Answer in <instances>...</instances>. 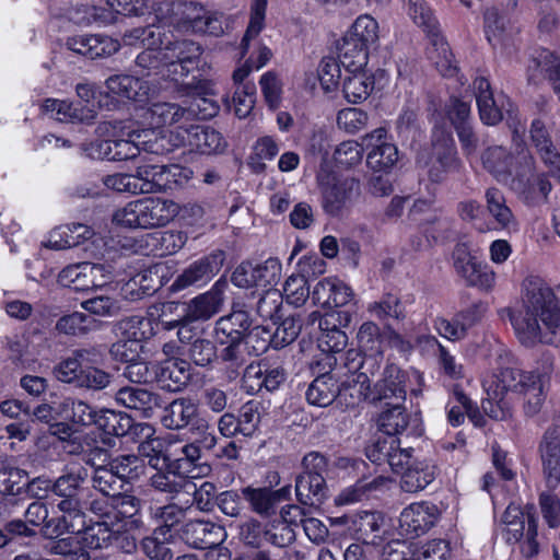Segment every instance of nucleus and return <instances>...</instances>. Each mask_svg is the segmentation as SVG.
<instances>
[{"instance_id": "obj_1", "label": "nucleus", "mask_w": 560, "mask_h": 560, "mask_svg": "<svg viewBox=\"0 0 560 560\" xmlns=\"http://www.w3.org/2000/svg\"><path fill=\"white\" fill-rule=\"evenodd\" d=\"M156 15L145 27H135L122 35L127 46H142L144 50L137 56V65L175 85H186L185 78L195 68L200 48L194 42L168 43L162 47V26L155 25Z\"/></svg>"}, {"instance_id": "obj_2", "label": "nucleus", "mask_w": 560, "mask_h": 560, "mask_svg": "<svg viewBox=\"0 0 560 560\" xmlns=\"http://www.w3.org/2000/svg\"><path fill=\"white\" fill-rule=\"evenodd\" d=\"M520 310L510 319L520 342L526 347L539 343L560 346V305L553 291L532 282Z\"/></svg>"}, {"instance_id": "obj_3", "label": "nucleus", "mask_w": 560, "mask_h": 560, "mask_svg": "<svg viewBox=\"0 0 560 560\" xmlns=\"http://www.w3.org/2000/svg\"><path fill=\"white\" fill-rule=\"evenodd\" d=\"M194 112L176 103L155 102L137 108L136 124L152 136L142 142L144 150L152 154H164L186 145L194 130Z\"/></svg>"}, {"instance_id": "obj_4", "label": "nucleus", "mask_w": 560, "mask_h": 560, "mask_svg": "<svg viewBox=\"0 0 560 560\" xmlns=\"http://www.w3.org/2000/svg\"><path fill=\"white\" fill-rule=\"evenodd\" d=\"M180 213V205L161 197H144L115 211L113 221L126 228L156 229L166 226Z\"/></svg>"}, {"instance_id": "obj_5", "label": "nucleus", "mask_w": 560, "mask_h": 560, "mask_svg": "<svg viewBox=\"0 0 560 560\" xmlns=\"http://www.w3.org/2000/svg\"><path fill=\"white\" fill-rule=\"evenodd\" d=\"M337 395L348 406H354L368 399L370 397L368 375L363 372H352L338 386L332 374H323L308 386L306 399L311 405L326 407L334 401Z\"/></svg>"}, {"instance_id": "obj_6", "label": "nucleus", "mask_w": 560, "mask_h": 560, "mask_svg": "<svg viewBox=\"0 0 560 560\" xmlns=\"http://www.w3.org/2000/svg\"><path fill=\"white\" fill-rule=\"evenodd\" d=\"M502 536L509 545L517 546L522 556L533 558L539 552L538 523L534 513L524 512L520 505L511 503L502 518Z\"/></svg>"}, {"instance_id": "obj_7", "label": "nucleus", "mask_w": 560, "mask_h": 560, "mask_svg": "<svg viewBox=\"0 0 560 560\" xmlns=\"http://www.w3.org/2000/svg\"><path fill=\"white\" fill-rule=\"evenodd\" d=\"M82 482L83 477L74 472L62 475L54 482L52 491L60 498L57 509L62 513V517L58 520L56 525L54 522L47 523L48 534L62 535L65 532L74 528V525L68 518H82Z\"/></svg>"}, {"instance_id": "obj_8", "label": "nucleus", "mask_w": 560, "mask_h": 560, "mask_svg": "<svg viewBox=\"0 0 560 560\" xmlns=\"http://www.w3.org/2000/svg\"><path fill=\"white\" fill-rule=\"evenodd\" d=\"M316 178L323 209L330 215L341 214L359 196L358 182L353 178H339L326 162L322 163Z\"/></svg>"}, {"instance_id": "obj_9", "label": "nucleus", "mask_w": 560, "mask_h": 560, "mask_svg": "<svg viewBox=\"0 0 560 560\" xmlns=\"http://www.w3.org/2000/svg\"><path fill=\"white\" fill-rule=\"evenodd\" d=\"M326 466V458L318 453L312 452L304 456V470L295 482L296 498L302 504L315 505L325 500L327 488L323 472Z\"/></svg>"}, {"instance_id": "obj_10", "label": "nucleus", "mask_w": 560, "mask_h": 560, "mask_svg": "<svg viewBox=\"0 0 560 560\" xmlns=\"http://www.w3.org/2000/svg\"><path fill=\"white\" fill-rule=\"evenodd\" d=\"M351 320V314L341 310H330L324 314L312 312L308 316L311 324L318 322V347L323 352L337 353L347 347L348 336L342 328L348 327Z\"/></svg>"}, {"instance_id": "obj_11", "label": "nucleus", "mask_w": 560, "mask_h": 560, "mask_svg": "<svg viewBox=\"0 0 560 560\" xmlns=\"http://www.w3.org/2000/svg\"><path fill=\"white\" fill-rule=\"evenodd\" d=\"M175 13L179 15L177 26L182 31L219 36L223 33V15L208 10L197 2L178 3Z\"/></svg>"}, {"instance_id": "obj_12", "label": "nucleus", "mask_w": 560, "mask_h": 560, "mask_svg": "<svg viewBox=\"0 0 560 560\" xmlns=\"http://www.w3.org/2000/svg\"><path fill=\"white\" fill-rule=\"evenodd\" d=\"M368 151L366 164L374 172H387L398 160V150L384 127L376 128L362 138Z\"/></svg>"}, {"instance_id": "obj_13", "label": "nucleus", "mask_w": 560, "mask_h": 560, "mask_svg": "<svg viewBox=\"0 0 560 560\" xmlns=\"http://www.w3.org/2000/svg\"><path fill=\"white\" fill-rule=\"evenodd\" d=\"M423 384V376L417 370L401 371L396 365H388L384 371V377L380 381L375 388L377 396L373 399L394 401V395L397 389L402 390L404 400L406 399L407 389L417 394Z\"/></svg>"}, {"instance_id": "obj_14", "label": "nucleus", "mask_w": 560, "mask_h": 560, "mask_svg": "<svg viewBox=\"0 0 560 560\" xmlns=\"http://www.w3.org/2000/svg\"><path fill=\"white\" fill-rule=\"evenodd\" d=\"M438 505L421 501L406 506L399 516V527L406 536L418 537L428 533L439 521Z\"/></svg>"}, {"instance_id": "obj_15", "label": "nucleus", "mask_w": 560, "mask_h": 560, "mask_svg": "<svg viewBox=\"0 0 560 560\" xmlns=\"http://www.w3.org/2000/svg\"><path fill=\"white\" fill-rule=\"evenodd\" d=\"M474 89L480 119L486 125L498 124L503 118L504 113L511 117L513 107L511 101L502 93L494 96L486 78L476 79Z\"/></svg>"}, {"instance_id": "obj_16", "label": "nucleus", "mask_w": 560, "mask_h": 560, "mask_svg": "<svg viewBox=\"0 0 560 560\" xmlns=\"http://www.w3.org/2000/svg\"><path fill=\"white\" fill-rule=\"evenodd\" d=\"M458 165L459 161L451 133L435 128L432 158L430 163H427L429 176L433 182H439L443 174L457 170Z\"/></svg>"}, {"instance_id": "obj_17", "label": "nucleus", "mask_w": 560, "mask_h": 560, "mask_svg": "<svg viewBox=\"0 0 560 560\" xmlns=\"http://www.w3.org/2000/svg\"><path fill=\"white\" fill-rule=\"evenodd\" d=\"M127 523L114 522L112 514H101V520L86 526L83 530H78L80 546L89 553L91 550L106 548L110 545L113 538L125 532Z\"/></svg>"}, {"instance_id": "obj_18", "label": "nucleus", "mask_w": 560, "mask_h": 560, "mask_svg": "<svg viewBox=\"0 0 560 560\" xmlns=\"http://www.w3.org/2000/svg\"><path fill=\"white\" fill-rule=\"evenodd\" d=\"M161 421L165 428L171 430L191 427V429L202 431L208 428L207 421L199 417L197 402L186 397L173 400L164 409Z\"/></svg>"}, {"instance_id": "obj_19", "label": "nucleus", "mask_w": 560, "mask_h": 560, "mask_svg": "<svg viewBox=\"0 0 560 560\" xmlns=\"http://www.w3.org/2000/svg\"><path fill=\"white\" fill-rule=\"evenodd\" d=\"M525 160L526 168L512 180V189L529 205H538L546 200L551 190V185L545 175L532 170V162Z\"/></svg>"}, {"instance_id": "obj_20", "label": "nucleus", "mask_w": 560, "mask_h": 560, "mask_svg": "<svg viewBox=\"0 0 560 560\" xmlns=\"http://www.w3.org/2000/svg\"><path fill=\"white\" fill-rule=\"evenodd\" d=\"M332 523L345 525L350 535L365 544H377L381 539L384 517L375 512H361L351 516L337 517Z\"/></svg>"}, {"instance_id": "obj_21", "label": "nucleus", "mask_w": 560, "mask_h": 560, "mask_svg": "<svg viewBox=\"0 0 560 560\" xmlns=\"http://www.w3.org/2000/svg\"><path fill=\"white\" fill-rule=\"evenodd\" d=\"M301 320L294 316L284 318L276 328L272 335L268 331L254 328L247 336L245 343L253 345L262 331L267 337L262 338L257 346H253L254 351L258 354L266 351L271 343L275 348L284 347L293 342L301 331Z\"/></svg>"}, {"instance_id": "obj_22", "label": "nucleus", "mask_w": 560, "mask_h": 560, "mask_svg": "<svg viewBox=\"0 0 560 560\" xmlns=\"http://www.w3.org/2000/svg\"><path fill=\"white\" fill-rule=\"evenodd\" d=\"M68 47L72 51L91 59L105 58L116 54L120 48L117 38L103 35H77L68 39Z\"/></svg>"}, {"instance_id": "obj_23", "label": "nucleus", "mask_w": 560, "mask_h": 560, "mask_svg": "<svg viewBox=\"0 0 560 560\" xmlns=\"http://www.w3.org/2000/svg\"><path fill=\"white\" fill-rule=\"evenodd\" d=\"M90 240L94 244L97 242V232L93 228L83 223H72L51 230L44 245L60 250L79 246Z\"/></svg>"}, {"instance_id": "obj_24", "label": "nucleus", "mask_w": 560, "mask_h": 560, "mask_svg": "<svg viewBox=\"0 0 560 560\" xmlns=\"http://www.w3.org/2000/svg\"><path fill=\"white\" fill-rule=\"evenodd\" d=\"M447 115L457 131L464 153L472 162L478 148V139L469 124L470 105L459 100H452Z\"/></svg>"}, {"instance_id": "obj_25", "label": "nucleus", "mask_w": 560, "mask_h": 560, "mask_svg": "<svg viewBox=\"0 0 560 560\" xmlns=\"http://www.w3.org/2000/svg\"><path fill=\"white\" fill-rule=\"evenodd\" d=\"M152 130H143L136 120L121 128V138L113 140L112 161H127L144 151L143 141L152 136Z\"/></svg>"}, {"instance_id": "obj_26", "label": "nucleus", "mask_w": 560, "mask_h": 560, "mask_svg": "<svg viewBox=\"0 0 560 560\" xmlns=\"http://www.w3.org/2000/svg\"><path fill=\"white\" fill-rule=\"evenodd\" d=\"M542 470L548 486L560 483V430L551 428L544 434L540 444Z\"/></svg>"}, {"instance_id": "obj_27", "label": "nucleus", "mask_w": 560, "mask_h": 560, "mask_svg": "<svg viewBox=\"0 0 560 560\" xmlns=\"http://www.w3.org/2000/svg\"><path fill=\"white\" fill-rule=\"evenodd\" d=\"M186 541L195 548L209 549L219 546L226 537L224 528L209 521H190L183 530Z\"/></svg>"}, {"instance_id": "obj_28", "label": "nucleus", "mask_w": 560, "mask_h": 560, "mask_svg": "<svg viewBox=\"0 0 560 560\" xmlns=\"http://www.w3.org/2000/svg\"><path fill=\"white\" fill-rule=\"evenodd\" d=\"M243 498L248 502L253 512L260 516H270L275 513L276 505L290 497V487L271 490L267 487H245L241 490Z\"/></svg>"}, {"instance_id": "obj_29", "label": "nucleus", "mask_w": 560, "mask_h": 560, "mask_svg": "<svg viewBox=\"0 0 560 560\" xmlns=\"http://www.w3.org/2000/svg\"><path fill=\"white\" fill-rule=\"evenodd\" d=\"M108 94L116 101L140 102L148 97V82L128 74H115L106 80Z\"/></svg>"}, {"instance_id": "obj_30", "label": "nucleus", "mask_w": 560, "mask_h": 560, "mask_svg": "<svg viewBox=\"0 0 560 560\" xmlns=\"http://www.w3.org/2000/svg\"><path fill=\"white\" fill-rule=\"evenodd\" d=\"M485 32L490 45L501 55L510 56L515 50V37L511 31H506L504 21L495 9H489L485 13Z\"/></svg>"}, {"instance_id": "obj_31", "label": "nucleus", "mask_w": 560, "mask_h": 560, "mask_svg": "<svg viewBox=\"0 0 560 560\" xmlns=\"http://www.w3.org/2000/svg\"><path fill=\"white\" fill-rule=\"evenodd\" d=\"M395 393L394 401H386L378 417L380 429L389 438L402 433L409 423V416L404 408V393L400 389Z\"/></svg>"}, {"instance_id": "obj_32", "label": "nucleus", "mask_w": 560, "mask_h": 560, "mask_svg": "<svg viewBox=\"0 0 560 560\" xmlns=\"http://www.w3.org/2000/svg\"><path fill=\"white\" fill-rule=\"evenodd\" d=\"M116 401L129 409L139 411L144 418H149L160 408V397L141 387H122L116 393Z\"/></svg>"}, {"instance_id": "obj_33", "label": "nucleus", "mask_w": 560, "mask_h": 560, "mask_svg": "<svg viewBox=\"0 0 560 560\" xmlns=\"http://www.w3.org/2000/svg\"><path fill=\"white\" fill-rule=\"evenodd\" d=\"M42 109L45 114L49 115L51 118L59 120L61 122H84L91 124L96 116V112L93 107L84 106H73L72 103L67 101H60L56 98H47L43 105Z\"/></svg>"}, {"instance_id": "obj_34", "label": "nucleus", "mask_w": 560, "mask_h": 560, "mask_svg": "<svg viewBox=\"0 0 560 560\" xmlns=\"http://www.w3.org/2000/svg\"><path fill=\"white\" fill-rule=\"evenodd\" d=\"M487 211L495 223L494 229L503 230L508 233L518 231V222L512 210L506 205L503 192L497 188H489L485 195Z\"/></svg>"}, {"instance_id": "obj_35", "label": "nucleus", "mask_w": 560, "mask_h": 560, "mask_svg": "<svg viewBox=\"0 0 560 560\" xmlns=\"http://www.w3.org/2000/svg\"><path fill=\"white\" fill-rule=\"evenodd\" d=\"M375 88L374 74L371 70L346 71L342 93L347 102L360 104L366 101Z\"/></svg>"}, {"instance_id": "obj_36", "label": "nucleus", "mask_w": 560, "mask_h": 560, "mask_svg": "<svg viewBox=\"0 0 560 560\" xmlns=\"http://www.w3.org/2000/svg\"><path fill=\"white\" fill-rule=\"evenodd\" d=\"M529 372H522L516 369H503L499 372L487 375L482 381V386L489 397L499 399L510 392H517L522 387L524 376Z\"/></svg>"}, {"instance_id": "obj_37", "label": "nucleus", "mask_w": 560, "mask_h": 560, "mask_svg": "<svg viewBox=\"0 0 560 560\" xmlns=\"http://www.w3.org/2000/svg\"><path fill=\"white\" fill-rule=\"evenodd\" d=\"M222 303V291L215 285L211 291L198 295L188 304H184L185 319L188 323L207 320L220 311Z\"/></svg>"}, {"instance_id": "obj_38", "label": "nucleus", "mask_w": 560, "mask_h": 560, "mask_svg": "<svg viewBox=\"0 0 560 560\" xmlns=\"http://www.w3.org/2000/svg\"><path fill=\"white\" fill-rule=\"evenodd\" d=\"M518 393L523 395L524 411L528 416L537 415L546 398L547 380L537 372H529L524 376Z\"/></svg>"}, {"instance_id": "obj_39", "label": "nucleus", "mask_w": 560, "mask_h": 560, "mask_svg": "<svg viewBox=\"0 0 560 560\" xmlns=\"http://www.w3.org/2000/svg\"><path fill=\"white\" fill-rule=\"evenodd\" d=\"M160 383L171 390H178L190 380V364L178 358H167L155 371Z\"/></svg>"}, {"instance_id": "obj_40", "label": "nucleus", "mask_w": 560, "mask_h": 560, "mask_svg": "<svg viewBox=\"0 0 560 560\" xmlns=\"http://www.w3.org/2000/svg\"><path fill=\"white\" fill-rule=\"evenodd\" d=\"M281 276V264L276 258L265 261H243L233 271L232 280H275Z\"/></svg>"}, {"instance_id": "obj_41", "label": "nucleus", "mask_w": 560, "mask_h": 560, "mask_svg": "<svg viewBox=\"0 0 560 560\" xmlns=\"http://www.w3.org/2000/svg\"><path fill=\"white\" fill-rule=\"evenodd\" d=\"M141 509V501L131 494H118L110 499V508L104 514H112L114 522L127 523L125 532L139 527L140 521L136 518Z\"/></svg>"}, {"instance_id": "obj_42", "label": "nucleus", "mask_w": 560, "mask_h": 560, "mask_svg": "<svg viewBox=\"0 0 560 560\" xmlns=\"http://www.w3.org/2000/svg\"><path fill=\"white\" fill-rule=\"evenodd\" d=\"M175 443L172 436L161 439L153 436L148 441H141L138 451L141 456L148 458L149 465L154 469H163L167 466L172 456L176 455V451H172Z\"/></svg>"}, {"instance_id": "obj_43", "label": "nucleus", "mask_w": 560, "mask_h": 560, "mask_svg": "<svg viewBox=\"0 0 560 560\" xmlns=\"http://www.w3.org/2000/svg\"><path fill=\"white\" fill-rule=\"evenodd\" d=\"M186 144L201 154L221 153L226 148V142L219 131L209 127H200L195 122Z\"/></svg>"}, {"instance_id": "obj_44", "label": "nucleus", "mask_w": 560, "mask_h": 560, "mask_svg": "<svg viewBox=\"0 0 560 560\" xmlns=\"http://www.w3.org/2000/svg\"><path fill=\"white\" fill-rule=\"evenodd\" d=\"M530 138L542 162L551 172L560 171V154L553 145L546 126L540 120H534L530 129Z\"/></svg>"}, {"instance_id": "obj_45", "label": "nucleus", "mask_w": 560, "mask_h": 560, "mask_svg": "<svg viewBox=\"0 0 560 560\" xmlns=\"http://www.w3.org/2000/svg\"><path fill=\"white\" fill-rule=\"evenodd\" d=\"M141 194H151L170 189L168 165L142 163L137 166Z\"/></svg>"}, {"instance_id": "obj_46", "label": "nucleus", "mask_w": 560, "mask_h": 560, "mask_svg": "<svg viewBox=\"0 0 560 560\" xmlns=\"http://www.w3.org/2000/svg\"><path fill=\"white\" fill-rule=\"evenodd\" d=\"M483 167L499 182H506L514 167V158L503 147H489L481 154Z\"/></svg>"}, {"instance_id": "obj_47", "label": "nucleus", "mask_w": 560, "mask_h": 560, "mask_svg": "<svg viewBox=\"0 0 560 560\" xmlns=\"http://www.w3.org/2000/svg\"><path fill=\"white\" fill-rule=\"evenodd\" d=\"M184 304L177 302H165L152 305L149 308V320L156 324L163 330H172L179 325L187 324L185 313L183 312Z\"/></svg>"}, {"instance_id": "obj_48", "label": "nucleus", "mask_w": 560, "mask_h": 560, "mask_svg": "<svg viewBox=\"0 0 560 560\" xmlns=\"http://www.w3.org/2000/svg\"><path fill=\"white\" fill-rule=\"evenodd\" d=\"M435 478V467L428 462H417L408 466L400 480L404 491L415 493L423 490Z\"/></svg>"}, {"instance_id": "obj_49", "label": "nucleus", "mask_w": 560, "mask_h": 560, "mask_svg": "<svg viewBox=\"0 0 560 560\" xmlns=\"http://www.w3.org/2000/svg\"><path fill=\"white\" fill-rule=\"evenodd\" d=\"M110 12L105 9L93 8V19L102 25L115 23L117 21L114 12L121 15H139L143 13L147 3L142 0H107Z\"/></svg>"}, {"instance_id": "obj_50", "label": "nucleus", "mask_w": 560, "mask_h": 560, "mask_svg": "<svg viewBox=\"0 0 560 560\" xmlns=\"http://www.w3.org/2000/svg\"><path fill=\"white\" fill-rule=\"evenodd\" d=\"M223 262V252H215L192 262L177 280H210L220 272Z\"/></svg>"}, {"instance_id": "obj_51", "label": "nucleus", "mask_w": 560, "mask_h": 560, "mask_svg": "<svg viewBox=\"0 0 560 560\" xmlns=\"http://www.w3.org/2000/svg\"><path fill=\"white\" fill-rule=\"evenodd\" d=\"M378 32L377 21L369 14H362L355 19L345 38L371 49L378 42Z\"/></svg>"}, {"instance_id": "obj_52", "label": "nucleus", "mask_w": 560, "mask_h": 560, "mask_svg": "<svg viewBox=\"0 0 560 560\" xmlns=\"http://www.w3.org/2000/svg\"><path fill=\"white\" fill-rule=\"evenodd\" d=\"M88 357H90V351L78 350L73 352L72 357L60 361L54 368L56 378L62 383L73 384L78 387L84 363H88Z\"/></svg>"}, {"instance_id": "obj_53", "label": "nucleus", "mask_w": 560, "mask_h": 560, "mask_svg": "<svg viewBox=\"0 0 560 560\" xmlns=\"http://www.w3.org/2000/svg\"><path fill=\"white\" fill-rule=\"evenodd\" d=\"M429 59L443 77H454L457 72L453 54L448 44L436 34L432 36V47L428 51Z\"/></svg>"}, {"instance_id": "obj_54", "label": "nucleus", "mask_w": 560, "mask_h": 560, "mask_svg": "<svg viewBox=\"0 0 560 560\" xmlns=\"http://www.w3.org/2000/svg\"><path fill=\"white\" fill-rule=\"evenodd\" d=\"M370 48L357 42L343 38L340 48V63L345 71H357L368 69Z\"/></svg>"}, {"instance_id": "obj_55", "label": "nucleus", "mask_w": 560, "mask_h": 560, "mask_svg": "<svg viewBox=\"0 0 560 560\" xmlns=\"http://www.w3.org/2000/svg\"><path fill=\"white\" fill-rule=\"evenodd\" d=\"M112 275V268L104 264L90 261L71 264L65 267L60 273V280H81L85 278H105Z\"/></svg>"}, {"instance_id": "obj_56", "label": "nucleus", "mask_w": 560, "mask_h": 560, "mask_svg": "<svg viewBox=\"0 0 560 560\" xmlns=\"http://www.w3.org/2000/svg\"><path fill=\"white\" fill-rule=\"evenodd\" d=\"M173 535L166 527H158L152 536L147 537L142 541V548L145 555L151 559L168 560L171 559V550L168 542L172 540Z\"/></svg>"}, {"instance_id": "obj_57", "label": "nucleus", "mask_w": 560, "mask_h": 560, "mask_svg": "<svg viewBox=\"0 0 560 560\" xmlns=\"http://www.w3.org/2000/svg\"><path fill=\"white\" fill-rule=\"evenodd\" d=\"M369 113L360 107H345L336 115L337 127L348 135L362 131L369 125Z\"/></svg>"}, {"instance_id": "obj_58", "label": "nucleus", "mask_w": 560, "mask_h": 560, "mask_svg": "<svg viewBox=\"0 0 560 560\" xmlns=\"http://www.w3.org/2000/svg\"><path fill=\"white\" fill-rule=\"evenodd\" d=\"M242 317H243V314H241V313L233 314L231 316L220 318L217 323V328H215L217 334L223 332L228 336H232V334L235 332L237 335L236 337H232L231 343L221 350L220 357L224 361H236L240 359V357L242 354L243 343L237 340L238 336H240V331L234 330L232 328V325L234 324V322H238Z\"/></svg>"}, {"instance_id": "obj_59", "label": "nucleus", "mask_w": 560, "mask_h": 560, "mask_svg": "<svg viewBox=\"0 0 560 560\" xmlns=\"http://www.w3.org/2000/svg\"><path fill=\"white\" fill-rule=\"evenodd\" d=\"M95 416L92 424L109 435H124L129 429L130 418L121 413L102 409Z\"/></svg>"}, {"instance_id": "obj_60", "label": "nucleus", "mask_w": 560, "mask_h": 560, "mask_svg": "<svg viewBox=\"0 0 560 560\" xmlns=\"http://www.w3.org/2000/svg\"><path fill=\"white\" fill-rule=\"evenodd\" d=\"M268 0H253L250 5L249 23L242 39V50L246 54L252 40L258 37L265 27Z\"/></svg>"}, {"instance_id": "obj_61", "label": "nucleus", "mask_w": 560, "mask_h": 560, "mask_svg": "<svg viewBox=\"0 0 560 560\" xmlns=\"http://www.w3.org/2000/svg\"><path fill=\"white\" fill-rule=\"evenodd\" d=\"M358 343L362 351L370 355H381L384 351V334H380L376 324L363 323L358 331Z\"/></svg>"}, {"instance_id": "obj_62", "label": "nucleus", "mask_w": 560, "mask_h": 560, "mask_svg": "<svg viewBox=\"0 0 560 560\" xmlns=\"http://www.w3.org/2000/svg\"><path fill=\"white\" fill-rule=\"evenodd\" d=\"M27 483V472L23 469L2 465L0 467V493L4 495H18Z\"/></svg>"}, {"instance_id": "obj_63", "label": "nucleus", "mask_w": 560, "mask_h": 560, "mask_svg": "<svg viewBox=\"0 0 560 560\" xmlns=\"http://www.w3.org/2000/svg\"><path fill=\"white\" fill-rule=\"evenodd\" d=\"M47 548L51 553L67 556L70 560H90L89 552L80 546L77 533L50 541Z\"/></svg>"}, {"instance_id": "obj_64", "label": "nucleus", "mask_w": 560, "mask_h": 560, "mask_svg": "<svg viewBox=\"0 0 560 560\" xmlns=\"http://www.w3.org/2000/svg\"><path fill=\"white\" fill-rule=\"evenodd\" d=\"M451 548L446 540L432 539L424 544H415L411 560H450Z\"/></svg>"}]
</instances>
